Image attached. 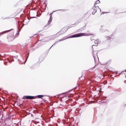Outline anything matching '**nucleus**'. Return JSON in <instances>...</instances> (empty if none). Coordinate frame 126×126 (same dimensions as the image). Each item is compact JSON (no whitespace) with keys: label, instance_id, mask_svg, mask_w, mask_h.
Here are the masks:
<instances>
[{"label":"nucleus","instance_id":"nucleus-12","mask_svg":"<svg viewBox=\"0 0 126 126\" xmlns=\"http://www.w3.org/2000/svg\"><path fill=\"white\" fill-rule=\"evenodd\" d=\"M6 63L5 62V63H4V64H5Z\"/></svg>","mask_w":126,"mask_h":126},{"label":"nucleus","instance_id":"nucleus-4","mask_svg":"<svg viewBox=\"0 0 126 126\" xmlns=\"http://www.w3.org/2000/svg\"><path fill=\"white\" fill-rule=\"evenodd\" d=\"M52 13H51L50 14V19H49V20H48V24H50V22L52 20V19L51 18V17H52Z\"/></svg>","mask_w":126,"mask_h":126},{"label":"nucleus","instance_id":"nucleus-3","mask_svg":"<svg viewBox=\"0 0 126 126\" xmlns=\"http://www.w3.org/2000/svg\"><path fill=\"white\" fill-rule=\"evenodd\" d=\"M23 99H33L35 98V97L31 96H24L23 97Z\"/></svg>","mask_w":126,"mask_h":126},{"label":"nucleus","instance_id":"nucleus-8","mask_svg":"<svg viewBox=\"0 0 126 126\" xmlns=\"http://www.w3.org/2000/svg\"><path fill=\"white\" fill-rule=\"evenodd\" d=\"M100 1L99 0H98L94 4V6H95L96 4H97L100 3Z\"/></svg>","mask_w":126,"mask_h":126},{"label":"nucleus","instance_id":"nucleus-13","mask_svg":"<svg viewBox=\"0 0 126 126\" xmlns=\"http://www.w3.org/2000/svg\"><path fill=\"white\" fill-rule=\"evenodd\" d=\"M94 46V45H93L92 47H93Z\"/></svg>","mask_w":126,"mask_h":126},{"label":"nucleus","instance_id":"nucleus-1","mask_svg":"<svg viewBox=\"0 0 126 126\" xmlns=\"http://www.w3.org/2000/svg\"><path fill=\"white\" fill-rule=\"evenodd\" d=\"M88 35L85 33H80L76 34L74 35L70 36L69 38H74L76 37H79L83 36H86Z\"/></svg>","mask_w":126,"mask_h":126},{"label":"nucleus","instance_id":"nucleus-2","mask_svg":"<svg viewBox=\"0 0 126 126\" xmlns=\"http://www.w3.org/2000/svg\"><path fill=\"white\" fill-rule=\"evenodd\" d=\"M97 10H100L101 11V9L97 6H95L93 7V8L91 10V11L93 15H94L95 13L97 12Z\"/></svg>","mask_w":126,"mask_h":126},{"label":"nucleus","instance_id":"nucleus-10","mask_svg":"<svg viewBox=\"0 0 126 126\" xmlns=\"http://www.w3.org/2000/svg\"><path fill=\"white\" fill-rule=\"evenodd\" d=\"M27 58L26 59V61H25V62L24 63H25L26 62V61H27Z\"/></svg>","mask_w":126,"mask_h":126},{"label":"nucleus","instance_id":"nucleus-11","mask_svg":"<svg viewBox=\"0 0 126 126\" xmlns=\"http://www.w3.org/2000/svg\"><path fill=\"white\" fill-rule=\"evenodd\" d=\"M62 40H60L59 41H62Z\"/></svg>","mask_w":126,"mask_h":126},{"label":"nucleus","instance_id":"nucleus-5","mask_svg":"<svg viewBox=\"0 0 126 126\" xmlns=\"http://www.w3.org/2000/svg\"><path fill=\"white\" fill-rule=\"evenodd\" d=\"M112 63L111 60L108 61L106 63L108 65H109L111 64Z\"/></svg>","mask_w":126,"mask_h":126},{"label":"nucleus","instance_id":"nucleus-9","mask_svg":"<svg viewBox=\"0 0 126 126\" xmlns=\"http://www.w3.org/2000/svg\"><path fill=\"white\" fill-rule=\"evenodd\" d=\"M96 39H96H95V40L94 42V43L95 44H98V43L99 42V41L98 40H97V39Z\"/></svg>","mask_w":126,"mask_h":126},{"label":"nucleus","instance_id":"nucleus-6","mask_svg":"<svg viewBox=\"0 0 126 126\" xmlns=\"http://www.w3.org/2000/svg\"><path fill=\"white\" fill-rule=\"evenodd\" d=\"M91 40L92 41L93 40H95V39H96V38H95V36H92L91 38Z\"/></svg>","mask_w":126,"mask_h":126},{"label":"nucleus","instance_id":"nucleus-7","mask_svg":"<svg viewBox=\"0 0 126 126\" xmlns=\"http://www.w3.org/2000/svg\"><path fill=\"white\" fill-rule=\"evenodd\" d=\"M37 96L39 98H42L44 97V95H39Z\"/></svg>","mask_w":126,"mask_h":126}]
</instances>
